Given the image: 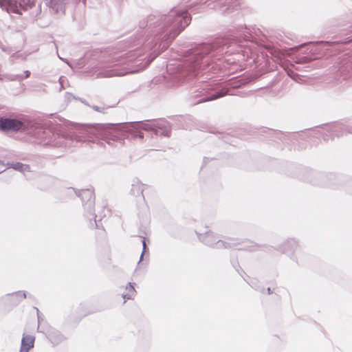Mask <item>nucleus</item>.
Here are the masks:
<instances>
[{"mask_svg": "<svg viewBox=\"0 0 352 352\" xmlns=\"http://www.w3.org/2000/svg\"><path fill=\"white\" fill-rule=\"evenodd\" d=\"M8 11L13 13H19L16 3L14 2H12L11 1L8 2Z\"/></svg>", "mask_w": 352, "mask_h": 352, "instance_id": "4", "label": "nucleus"}, {"mask_svg": "<svg viewBox=\"0 0 352 352\" xmlns=\"http://www.w3.org/2000/svg\"><path fill=\"white\" fill-rule=\"evenodd\" d=\"M35 337L31 335H23L21 340L20 352H29L34 346Z\"/></svg>", "mask_w": 352, "mask_h": 352, "instance_id": "2", "label": "nucleus"}, {"mask_svg": "<svg viewBox=\"0 0 352 352\" xmlns=\"http://www.w3.org/2000/svg\"><path fill=\"white\" fill-rule=\"evenodd\" d=\"M85 193L86 194L87 196H88L90 199H94V195L92 192H89V191H86L85 192Z\"/></svg>", "mask_w": 352, "mask_h": 352, "instance_id": "6", "label": "nucleus"}, {"mask_svg": "<svg viewBox=\"0 0 352 352\" xmlns=\"http://www.w3.org/2000/svg\"><path fill=\"white\" fill-rule=\"evenodd\" d=\"M125 290L126 292L122 294L123 298L124 300L131 299L135 296L136 291L133 285H132L131 283L126 286Z\"/></svg>", "mask_w": 352, "mask_h": 352, "instance_id": "3", "label": "nucleus"}, {"mask_svg": "<svg viewBox=\"0 0 352 352\" xmlns=\"http://www.w3.org/2000/svg\"><path fill=\"white\" fill-rule=\"evenodd\" d=\"M18 296H21V294H12L11 296H10V300H14Z\"/></svg>", "mask_w": 352, "mask_h": 352, "instance_id": "7", "label": "nucleus"}, {"mask_svg": "<svg viewBox=\"0 0 352 352\" xmlns=\"http://www.w3.org/2000/svg\"><path fill=\"white\" fill-rule=\"evenodd\" d=\"M225 95H226V91H224L223 90H222L220 92L217 93V94L214 95L210 98L207 99V100H204V101H208V100H210L217 99L219 98L224 96Z\"/></svg>", "mask_w": 352, "mask_h": 352, "instance_id": "5", "label": "nucleus"}, {"mask_svg": "<svg viewBox=\"0 0 352 352\" xmlns=\"http://www.w3.org/2000/svg\"><path fill=\"white\" fill-rule=\"evenodd\" d=\"M184 23H186V25H187L190 21V19L188 17H184Z\"/></svg>", "mask_w": 352, "mask_h": 352, "instance_id": "8", "label": "nucleus"}, {"mask_svg": "<svg viewBox=\"0 0 352 352\" xmlns=\"http://www.w3.org/2000/svg\"><path fill=\"white\" fill-rule=\"evenodd\" d=\"M23 126V123L16 119L0 118V129L3 131H19Z\"/></svg>", "mask_w": 352, "mask_h": 352, "instance_id": "1", "label": "nucleus"}]
</instances>
